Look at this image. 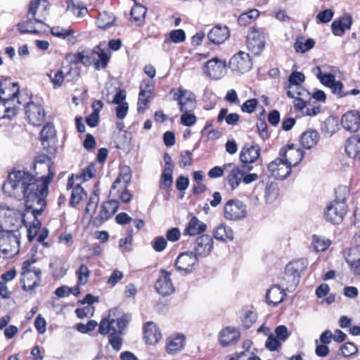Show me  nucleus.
Segmentation results:
<instances>
[{"instance_id":"obj_1","label":"nucleus","mask_w":360,"mask_h":360,"mask_svg":"<svg viewBox=\"0 0 360 360\" xmlns=\"http://www.w3.org/2000/svg\"><path fill=\"white\" fill-rule=\"evenodd\" d=\"M48 160L47 176H36L24 170L13 171L3 184L4 193L25 201V212L6 207H0V225H41L37 219L44 210L49 185L54 176Z\"/></svg>"},{"instance_id":"obj_2","label":"nucleus","mask_w":360,"mask_h":360,"mask_svg":"<svg viewBox=\"0 0 360 360\" xmlns=\"http://www.w3.org/2000/svg\"><path fill=\"white\" fill-rule=\"evenodd\" d=\"M349 191L347 186H339L335 190V199L326 207V221L333 225H339L347 212V200Z\"/></svg>"},{"instance_id":"obj_3","label":"nucleus","mask_w":360,"mask_h":360,"mask_svg":"<svg viewBox=\"0 0 360 360\" xmlns=\"http://www.w3.org/2000/svg\"><path fill=\"white\" fill-rule=\"evenodd\" d=\"M307 265L306 259L290 262L286 266L283 275L279 278L280 283L278 285L285 290H293L300 283V272L304 271Z\"/></svg>"},{"instance_id":"obj_4","label":"nucleus","mask_w":360,"mask_h":360,"mask_svg":"<svg viewBox=\"0 0 360 360\" xmlns=\"http://www.w3.org/2000/svg\"><path fill=\"white\" fill-rule=\"evenodd\" d=\"M13 86L16 91L9 94L8 97H4L5 91L1 88L0 111L4 112L2 117H11L16 114L20 105H24L27 100L30 99L27 95H19V86L18 83H13Z\"/></svg>"},{"instance_id":"obj_5","label":"nucleus","mask_w":360,"mask_h":360,"mask_svg":"<svg viewBox=\"0 0 360 360\" xmlns=\"http://www.w3.org/2000/svg\"><path fill=\"white\" fill-rule=\"evenodd\" d=\"M118 312L116 309H111L108 316L101 321L98 326L100 334L107 335L111 332L123 333L129 323V318L127 314H117Z\"/></svg>"},{"instance_id":"obj_6","label":"nucleus","mask_w":360,"mask_h":360,"mask_svg":"<svg viewBox=\"0 0 360 360\" xmlns=\"http://www.w3.org/2000/svg\"><path fill=\"white\" fill-rule=\"evenodd\" d=\"M20 239L13 231H6L0 226V256L10 258L19 252Z\"/></svg>"},{"instance_id":"obj_7","label":"nucleus","mask_w":360,"mask_h":360,"mask_svg":"<svg viewBox=\"0 0 360 360\" xmlns=\"http://www.w3.org/2000/svg\"><path fill=\"white\" fill-rule=\"evenodd\" d=\"M246 205L240 200L231 199L224 205V217L230 221L243 219L247 217Z\"/></svg>"},{"instance_id":"obj_8","label":"nucleus","mask_w":360,"mask_h":360,"mask_svg":"<svg viewBox=\"0 0 360 360\" xmlns=\"http://www.w3.org/2000/svg\"><path fill=\"white\" fill-rule=\"evenodd\" d=\"M170 92H174V100L178 101L181 112H191L195 108V98L191 91L180 87L176 91L172 89Z\"/></svg>"},{"instance_id":"obj_9","label":"nucleus","mask_w":360,"mask_h":360,"mask_svg":"<svg viewBox=\"0 0 360 360\" xmlns=\"http://www.w3.org/2000/svg\"><path fill=\"white\" fill-rule=\"evenodd\" d=\"M24 106L27 119L31 124L39 126L44 122L46 112L40 104L27 100Z\"/></svg>"},{"instance_id":"obj_10","label":"nucleus","mask_w":360,"mask_h":360,"mask_svg":"<svg viewBox=\"0 0 360 360\" xmlns=\"http://www.w3.org/2000/svg\"><path fill=\"white\" fill-rule=\"evenodd\" d=\"M265 37L261 31L251 27L247 35V46L254 55H259L265 46Z\"/></svg>"},{"instance_id":"obj_11","label":"nucleus","mask_w":360,"mask_h":360,"mask_svg":"<svg viewBox=\"0 0 360 360\" xmlns=\"http://www.w3.org/2000/svg\"><path fill=\"white\" fill-rule=\"evenodd\" d=\"M260 154L261 148L258 144L245 145L240 153V160L243 163V168L248 172L251 171L253 167L250 164L256 162Z\"/></svg>"},{"instance_id":"obj_12","label":"nucleus","mask_w":360,"mask_h":360,"mask_svg":"<svg viewBox=\"0 0 360 360\" xmlns=\"http://www.w3.org/2000/svg\"><path fill=\"white\" fill-rule=\"evenodd\" d=\"M252 60L248 53L239 51L229 60V68L233 72L243 74L252 68Z\"/></svg>"},{"instance_id":"obj_13","label":"nucleus","mask_w":360,"mask_h":360,"mask_svg":"<svg viewBox=\"0 0 360 360\" xmlns=\"http://www.w3.org/2000/svg\"><path fill=\"white\" fill-rule=\"evenodd\" d=\"M304 153L300 148L294 147L293 145H289L281 148L279 157L285 161V164L291 169L292 167L297 166L303 159Z\"/></svg>"},{"instance_id":"obj_14","label":"nucleus","mask_w":360,"mask_h":360,"mask_svg":"<svg viewBox=\"0 0 360 360\" xmlns=\"http://www.w3.org/2000/svg\"><path fill=\"white\" fill-rule=\"evenodd\" d=\"M205 73L213 79H219L226 74V63L217 58L209 60L205 63Z\"/></svg>"},{"instance_id":"obj_15","label":"nucleus","mask_w":360,"mask_h":360,"mask_svg":"<svg viewBox=\"0 0 360 360\" xmlns=\"http://www.w3.org/2000/svg\"><path fill=\"white\" fill-rule=\"evenodd\" d=\"M198 257L194 252H186L180 254L176 260V267L179 271L188 274L192 271L193 267L198 264Z\"/></svg>"},{"instance_id":"obj_16","label":"nucleus","mask_w":360,"mask_h":360,"mask_svg":"<svg viewBox=\"0 0 360 360\" xmlns=\"http://www.w3.org/2000/svg\"><path fill=\"white\" fill-rule=\"evenodd\" d=\"M304 81V75L300 72H292L288 77V84L285 86L286 94L289 98H294L295 94L291 90L295 86L298 91L297 96H309V92L302 87L301 84Z\"/></svg>"},{"instance_id":"obj_17","label":"nucleus","mask_w":360,"mask_h":360,"mask_svg":"<svg viewBox=\"0 0 360 360\" xmlns=\"http://www.w3.org/2000/svg\"><path fill=\"white\" fill-rule=\"evenodd\" d=\"M227 175L226 179L231 190L237 188L243 180V166H238L234 163H226Z\"/></svg>"},{"instance_id":"obj_18","label":"nucleus","mask_w":360,"mask_h":360,"mask_svg":"<svg viewBox=\"0 0 360 360\" xmlns=\"http://www.w3.org/2000/svg\"><path fill=\"white\" fill-rule=\"evenodd\" d=\"M214 248L212 238L207 234L198 237L194 245V253L198 257L209 256Z\"/></svg>"},{"instance_id":"obj_19","label":"nucleus","mask_w":360,"mask_h":360,"mask_svg":"<svg viewBox=\"0 0 360 360\" xmlns=\"http://www.w3.org/2000/svg\"><path fill=\"white\" fill-rule=\"evenodd\" d=\"M268 170L273 177L279 180L286 179L291 174V169L280 157L268 165Z\"/></svg>"},{"instance_id":"obj_20","label":"nucleus","mask_w":360,"mask_h":360,"mask_svg":"<svg viewBox=\"0 0 360 360\" xmlns=\"http://www.w3.org/2000/svg\"><path fill=\"white\" fill-rule=\"evenodd\" d=\"M341 123L347 131L355 132L360 129V111L349 110L343 115Z\"/></svg>"},{"instance_id":"obj_21","label":"nucleus","mask_w":360,"mask_h":360,"mask_svg":"<svg viewBox=\"0 0 360 360\" xmlns=\"http://www.w3.org/2000/svg\"><path fill=\"white\" fill-rule=\"evenodd\" d=\"M161 272L162 276L157 280L155 288L159 294L167 296L174 292V288L170 279V273L165 270Z\"/></svg>"},{"instance_id":"obj_22","label":"nucleus","mask_w":360,"mask_h":360,"mask_svg":"<svg viewBox=\"0 0 360 360\" xmlns=\"http://www.w3.org/2000/svg\"><path fill=\"white\" fill-rule=\"evenodd\" d=\"M345 150L349 158L360 164V136L354 135L349 137L346 141Z\"/></svg>"},{"instance_id":"obj_23","label":"nucleus","mask_w":360,"mask_h":360,"mask_svg":"<svg viewBox=\"0 0 360 360\" xmlns=\"http://www.w3.org/2000/svg\"><path fill=\"white\" fill-rule=\"evenodd\" d=\"M240 338V332L231 327L224 328L219 334V341L223 347L236 344Z\"/></svg>"},{"instance_id":"obj_24","label":"nucleus","mask_w":360,"mask_h":360,"mask_svg":"<svg viewBox=\"0 0 360 360\" xmlns=\"http://www.w3.org/2000/svg\"><path fill=\"white\" fill-rule=\"evenodd\" d=\"M207 37L210 42L220 44L229 37V29L226 26L217 25L208 32Z\"/></svg>"},{"instance_id":"obj_25","label":"nucleus","mask_w":360,"mask_h":360,"mask_svg":"<svg viewBox=\"0 0 360 360\" xmlns=\"http://www.w3.org/2000/svg\"><path fill=\"white\" fill-rule=\"evenodd\" d=\"M119 202L116 200H110L104 202L97 217L98 219L101 223H104L117 212Z\"/></svg>"},{"instance_id":"obj_26","label":"nucleus","mask_w":360,"mask_h":360,"mask_svg":"<svg viewBox=\"0 0 360 360\" xmlns=\"http://www.w3.org/2000/svg\"><path fill=\"white\" fill-rule=\"evenodd\" d=\"M144 338L150 345L156 344L161 338V333L158 326L153 322H148L143 328Z\"/></svg>"},{"instance_id":"obj_27","label":"nucleus","mask_w":360,"mask_h":360,"mask_svg":"<svg viewBox=\"0 0 360 360\" xmlns=\"http://www.w3.org/2000/svg\"><path fill=\"white\" fill-rule=\"evenodd\" d=\"M285 290L278 285H273L266 292V298L267 302L274 306L281 303L286 296Z\"/></svg>"},{"instance_id":"obj_28","label":"nucleus","mask_w":360,"mask_h":360,"mask_svg":"<svg viewBox=\"0 0 360 360\" xmlns=\"http://www.w3.org/2000/svg\"><path fill=\"white\" fill-rule=\"evenodd\" d=\"M320 139L319 132L314 129H310L302 133L300 138V143L305 149H311L318 143Z\"/></svg>"},{"instance_id":"obj_29","label":"nucleus","mask_w":360,"mask_h":360,"mask_svg":"<svg viewBox=\"0 0 360 360\" xmlns=\"http://www.w3.org/2000/svg\"><path fill=\"white\" fill-rule=\"evenodd\" d=\"M184 342L185 337L182 334H176L169 337L167 339V352L169 354H176L180 352L184 346Z\"/></svg>"},{"instance_id":"obj_30","label":"nucleus","mask_w":360,"mask_h":360,"mask_svg":"<svg viewBox=\"0 0 360 360\" xmlns=\"http://www.w3.org/2000/svg\"><path fill=\"white\" fill-rule=\"evenodd\" d=\"M40 135L44 148H49L50 147V143L55 142L56 133L54 126L49 123L46 124L43 127Z\"/></svg>"},{"instance_id":"obj_31","label":"nucleus","mask_w":360,"mask_h":360,"mask_svg":"<svg viewBox=\"0 0 360 360\" xmlns=\"http://www.w3.org/2000/svg\"><path fill=\"white\" fill-rule=\"evenodd\" d=\"M41 270H34V273H30L29 277L22 276L23 281L22 288L25 290H32L37 287L41 281Z\"/></svg>"},{"instance_id":"obj_32","label":"nucleus","mask_w":360,"mask_h":360,"mask_svg":"<svg viewBox=\"0 0 360 360\" xmlns=\"http://www.w3.org/2000/svg\"><path fill=\"white\" fill-rule=\"evenodd\" d=\"M345 260L354 274L360 275V252L356 249H349Z\"/></svg>"},{"instance_id":"obj_33","label":"nucleus","mask_w":360,"mask_h":360,"mask_svg":"<svg viewBox=\"0 0 360 360\" xmlns=\"http://www.w3.org/2000/svg\"><path fill=\"white\" fill-rule=\"evenodd\" d=\"M95 53V63L94 66L96 70L105 68L110 59V54L105 50L100 48V46H96L94 49Z\"/></svg>"},{"instance_id":"obj_34","label":"nucleus","mask_w":360,"mask_h":360,"mask_svg":"<svg viewBox=\"0 0 360 360\" xmlns=\"http://www.w3.org/2000/svg\"><path fill=\"white\" fill-rule=\"evenodd\" d=\"M214 237L220 241L228 242L233 239V231L231 226H217L213 230Z\"/></svg>"},{"instance_id":"obj_35","label":"nucleus","mask_w":360,"mask_h":360,"mask_svg":"<svg viewBox=\"0 0 360 360\" xmlns=\"http://www.w3.org/2000/svg\"><path fill=\"white\" fill-rule=\"evenodd\" d=\"M131 174L129 167L123 168L118 177L114 181L111 190H115L118 185H120L122 189H126L127 184L130 182Z\"/></svg>"},{"instance_id":"obj_36","label":"nucleus","mask_w":360,"mask_h":360,"mask_svg":"<svg viewBox=\"0 0 360 360\" xmlns=\"http://www.w3.org/2000/svg\"><path fill=\"white\" fill-rule=\"evenodd\" d=\"M146 11L147 9L145 6L141 4H135L130 12L131 21L136 22L138 25L141 24L144 20Z\"/></svg>"},{"instance_id":"obj_37","label":"nucleus","mask_w":360,"mask_h":360,"mask_svg":"<svg viewBox=\"0 0 360 360\" xmlns=\"http://www.w3.org/2000/svg\"><path fill=\"white\" fill-rule=\"evenodd\" d=\"M32 19L37 23H43V22L36 18L30 16L27 20L22 21L18 24V28L21 33H38V31L34 28Z\"/></svg>"},{"instance_id":"obj_38","label":"nucleus","mask_w":360,"mask_h":360,"mask_svg":"<svg viewBox=\"0 0 360 360\" xmlns=\"http://www.w3.org/2000/svg\"><path fill=\"white\" fill-rule=\"evenodd\" d=\"M86 195L87 194L84 188L79 184H77L72 190L70 204L75 207L80 201L85 199Z\"/></svg>"},{"instance_id":"obj_39","label":"nucleus","mask_w":360,"mask_h":360,"mask_svg":"<svg viewBox=\"0 0 360 360\" xmlns=\"http://www.w3.org/2000/svg\"><path fill=\"white\" fill-rule=\"evenodd\" d=\"M227 108L221 109L217 117V121L221 122L224 119H225L226 122L228 124L236 125L239 121L240 115L238 113H230L229 115H227Z\"/></svg>"},{"instance_id":"obj_40","label":"nucleus","mask_w":360,"mask_h":360,"mask_svg":"<svg viewBox=\"0 0 360 360\" xmlns=\"http://www.w3.org/2000/svg\"><path fill=\"white\" fill-rule=\"evenodd\" d=\"M115 20V17L110 13L103 11L100 13L96 20L99 28L106 29L110 27Z\"/></svg>"},{"instance_id":"obj_41","label":"nucleus","mask_w":360,"mask_h":360,"mask_svg":"<svg viewBox=\"0 0 360 360\" xmlns=\"http://www.w3.org/2000/svg\"><path fill=\"white\" fill-rule=\"evenodd\" d=\"M47 76L50 78L54 88H58L61 86L64 79L65 78V74L63 69H60L56 72L51 70L47 73Z\"/></svg>"},{"instance_id":"obj_42","label":"nucleus","mask_w":360,"mask_h":360,"mask_svg":"<svg viewBox=\"0 0 360 360\" xmlns=\"http://www.w3.org/2000/svg\"><path fill=\"white\" fill-rule=\"evenodd\" d=\"M314 44V41L312 39H308L304 41V39L301 38L295 42L294 49L297 52L304 53L312 49Z\"/></svg>"},{"instance_id":"obj_43","label":"nucleus","mask_w":360,"mask_h":360,"mask_svg":"<svg viewBox=\"0 0 360 360\" xmlns=\"http://www.w3.org/2000/svg\"><path fill=\"white\" fill-rule=\"evenodd\" d=\"M115 221L118 224L124 225L130 224L131 222H133L135 225H141L144 224V221L141 219H132L131 217H129L127 213L125 212H121L118 214L115 217Z\"/></svg>"},{"instance_id":"obj_44","label":"nucleus","mask_w":360,"mask_h":360,"mask_svg":"<svg viewBox=\"0 0 360 360\" xmlns=\"http://www.w3.org/2000/svg\"><path fill=\"white\" fill-rule=\"evenodd\" d=\"M108 335V342L112 347L116 351L120 350L122 345V335H123V333L111 332Z\"/></svg>"},{"instance_id":"obj_45","label":"nucleus","mask_w":360,"mask_h":360,"mask_svg":"<svg viewBox=\"0 0 360 360\" xmlns=\"http://www.w3.org/2000/svg\"><path fill=\"white\" fill-rule=\"evenodd\" d=\"M68 8L71 11L74 15L79 18L83 17L88 12L85 6H81L80 4L76 5L73 0L68 1Z\"/></svg>"},{"instance_id":"obj_46","label":"nucleus","mask_w":360,"mask_h":360,"mask_svg":"<svg viewBox=\"0 0 360 360\" xmlns=\"http://www.w3.org/2000/svg\"><path fill=\"white\" fill-rule=\"evenodd\" d=\"M76 275L78 278V284L85 285L89 280L90 271L86 265L82 264L77 270Z\"/></svg>"},{"instance_id":"obj_47","label":"nucleus","mask_w":360,"mask_h":360,"mask_svg":"<svg viewBox=\"0 0 360 360\" xmlns=\"http://www.w3.org/2000/svg\"><path fill=\"white\" fill-rule=\"evenodd\" d=\"M95 173V167L93 164H90L84 168L79 174L76 175V179H82L83 181H88L94 177Z\"/></svg>"},{"instance_id":"obj_48","label":"nucleus","mask_w":360,"mask_h":360,"mask_svg":"<svg viewBox=\"0 0 360 360\" xmlns=\"http://www.w3.org/2000/svg\"><path fill=\"white\" fill-rule=\"evenodd\" d=\"M265 346L271 352L276 351L281 347V342L274 334H270L266 341Z\"/></svg>"},{"instance_id":"obj_49","label":"nucleus","mask_w":360,"mask_h":360,"mask_svg":"<svg viewBox=\"0 0 360 360\" xmlns=\"http://www.w3.org/2000/svg\"><path fill=\"white\" fill-rule=\"evenodd\" d=\"M313 245L316 251H324L330 245V241L319 236H313Z\"/></svg>"},{"instance_id":"obj_50","label":"nucleus","mask_w":360,"mask_h":360,"mask_svg":"<svg viewBox=\"0 0 360 360\" xmlns=\"http://www.w3.org/2000/svg\"><path fill=\"white\" fill-rule=\"evenodd\" d=\"M133 238V231L130 229L127 231V236L125 238H122L119 241V246L122 248L123 251H129L131 249Z\"/></svg>"},{"instance_id":"obj_51","label":"nucleus","mask_w":360,"mask_h":360,"mask_svg":"<svg viewBox=\"0 0 360 360\" xmlns=\"http://www.w3.org/2000/svg\"><path fill=\"white\" fill-rule=\"evenodd\" d=\"M152 96L146 94L142 91H140L139 94V101H138V111L139 112H143L147 106L148 103L150 102V98Z\"/></svg>"},{"instance_id":"obj_52","label":"nucleus","mask_w":360,"mask_h":360,"mask_svg":"<svg viewBox=\"0 0 360 360\" xmlns=\"http://www.w3.org/2000/svg\"><path fill=\"white\" fill-rule=\"evenodd\" d=\"M276 337L281 341L285 342L290 337V333L288 331L287 327L283 325L277 326L275 328Z\"/></svg>"},{"instance_id":"obj_53","label":"nucleus","mask_w":360,"mask_h":360,"mask_svg":"<svg viewBox=\"0 0 360 360\" xmlns=\"http://www.w3.org/2000/svg\"><path fill=\"white\" fill-rule=\"evenodd\" d=\"M173 183V177L172 173L162 172L160 179V188L161 189L169 188Z\"/></svg>"},{"instance_id":"obj_54","label":"nucleus","mask_w":360,"mask_h":360,"mask_svg":"<svg viewBox=\"0 0 360 360\" xmlns=\"http://www.w3.org/2000/svg\"><path fill=\"white\" fill-rule=\"evenodd\" d=\"M341 353L344 356H350L355 354L358 349L356 346L352 342L345 343L340 348Z\"/></svg>"},{"instance_id":"obj_55","label":"nucleus","mask_w":360,"mask_h":360,"mask_svg":"<svg viewBox=\"0 0 360 360\" xmlns=\"http://www.w3.org/2000/svg\"><path fill=\"white\" fill-rule=\"evenodd\" d=\"M259 101L257 98L247 100L241 106V110L244 112L252 113L255 110Z\"/></svg>"},{"instance_id":"obj_56","label":"nucleus","mask_w":360,"mask_h":360,"mask_svg":"<svg viewBox=\"0 0 360 360\" xmlns=\"http://www.w3.org/2000/svg\"><path fill=\"white\" fill-rule=\"evenodd\" d=\"M155 89V84L152 79H146L140 85V91L152 96Z\"/></svg>"},{"instance_id":"obj_57","label":"nucleus","mask_w":360,"mask_h":360,"mask_svg":"<svg viewBox=\"0 0 360 360\" xmlns=\"http://www.w3.org/2000/svg\"><path fill=\"white\" fill-rule=\"evenodd\" d=\"M192 164V153L189 150L182 151L180 154L179 165L181 167L190 166Z\"/></svg>"},{"instance_id":"obj_58","label":"nucleus","mask_w":360,"mask_h":360,"mask_svg":"<svg viewBox=\"0 0 360 360\" xmlns=\"http://www.w3.org/2000/svg\"><path fill=\"white\" fill-rule=\"evenodd\" d=\"M169 37L174 43H181L185 41L186 34L183 30H175L170 32Z\"/></svg>"},{"instance_id":"obj_59","label":"nucleus","mask_w":360,"mask_h":360,"mask_svg":"<svg viewBox=\"0 0 360 360\" xmlns=\"http://www.w3.org/2000/svg\"><path fill=\"white\" fill-rule=\"evenodd\" d=\"M51 32L53 36L65 39L72 33V30L71 29H63L56 26L51 28Z\"/></svg>"},{"instance_id":"obj_60","label":"nucleus","mask_w":360,"mask_h":360,"mask_svg":"<svg viewBox=\"0 0 360 360\" xmlns=\"http://www.w3.org/2000/svg\"><path fill=\"white\" fill-rule=\"evenodd\" d=\"M196 120V117L191 112H183L181 117V124L186 127L193 126L195 124Z\"/></svg>"},{"instance_id":"obj_61","label":"nucleus","mask_w":360,"mask_h":360,"mask_svg":"<svg viewBox=\"0 0 360 360\" xmlns=\"http://www.w3.org/2000/svg\"><path fill=\"white\" fill-rule=\"evenodd\" d=\"M333 17V12L330 9H326L320 12L317 16V20L321 23H327L330 22Z\"/></svg>"},{"instance_id":"obj_62","label":"nucleus","mask_w":360,"mask_h":360,"mask_svg":"<svg viewBox=\"0 0 360 360\" xmlns=\"http://www.w3.org/2000/svg\"><path fill=\"white\" fill-rule=\"evenodd\" d=\"M167 246V240L162 236H158L152 242V247L157 252L163 251Z\"/></svg>"},{"instance_id":"obj_63","label":"nucleus","mask_w":360,"mask_h":360,"mask_svg":"<svg viewBox=\"0 0 360 360\" xmlns=\"http://www.w3.org/2000/svg\"><path fill=\"white\" fill-rule=\"evenodd\" d=\"M329 88L334 94L338 95L340 98L347 96V94L342 91L343 84L340 81H335Z\"/></svg>"},{"instance_id":"obj_64","label":"nucleus","mask_w":360,"mask_h":360,"mask_svg":"<svg viewBox=\"0 0 360 360\" xmlns=\"http://www.w3.org/2000/svg\"><path fill=\"white\" fill-rule=\"evenodd\" d=\"M65 74L67 82H74L79 78L80 70L77 68L70 67Z\"/></svg>"}]
</instances>
